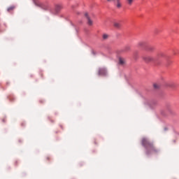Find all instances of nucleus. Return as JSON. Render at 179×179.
Masks as SVG:
<instances>
[{
    "label": "nucleus",
    "mask_w": 179,
    "mask_h": 179,
    "mask_svg": "<svg viewBox=\"0 0 179 179\" xmlns=\"http://www.w3.org/2000/svg\"><path fill=\"white\" fill-rule=\"evenodd\" d=\"M142 145L145 147V148L147 150L146 154L148 155H149L152 153L158 152V150L155 147L153 143L149 141L146 138L142 139Z\"/></svg>",
    "instance_id": "1"
},
{
    "label": "nucleus",
    "mask_w": 179,
    "mask_h": 179,
    "mask_svg": "<svg viewBox=\"0 0 179 179\" xmlns=\"http://www.w3.org/2000/svg\"><path fill=\"white\" fill-rule=\"evenodd\" d=\"M148 51H153L154 47L153 46H149L147 49Z\"/></svg>",
    "instance_id": "13"
},
{
    "label": "nucleus",
    "mask_w": 179,
    "mask_h": 179,
    "mask_svg": "<svg viewBox=\"0 0 179 179\" xmlns=\"http://www.w3.org/2000/svg\"><path fill=\"white\" fill-rule=\"evenodd\" d=\"M143 60L144 61V62L148 64L153 62L155 61V58L152 57V56H143Z\"/></svg>",
    "instance_id": "2"
},
{
    "label": "nucleus",
    "mask_w": 179,
    "mask_h": 179,
    "mask_svg": "<svg viewBox=\"0 0 179 179\" xmlns=\"http://www.w3.org/2000/svg\"><path fill=\"white\" fill-rule=\"evenodd\" d=\"M153 87H154V88H155V89H158V88L159 87V84H157V83H155V84L153 85Z\"/></svg>",
    "instance_id": "14"
},
{
    "label": "nucleus",
    "mask_w": 179,
    "mask_h": 179,
    "mask_svg": "<svg viewBox=\"0 0 179 179\" xmlns=\"http://www.w3.org/2000/svg\"><path fill=\"white\" fill-rule=\"evenodd\" d=\"M48 159H49V157H48Z\"/></svg>",
    "instance_id": "19"
},
{
    "label": "nucleus",
    "mask_w": 179,
    "mask_h": 179,
    "mask_svg": "<svg viewBox=\"0 0 179 179\" xmlns=\"http://www.w3.org/2000/svg\"><path fill=\"white\" fill-rule=\"evenodd\" d=\"M115 6L117 9H120L122 7L121 0H116Z\"/></svg>",
    "instance_id": "5"
},
{
    "label": "nucleus",
    "mask_w": 179,
    "mask_h": 179,
    "mask_svg": "<svg viewBox=\"0 0 179 179\" xmlns=\"http://www.w3.org/2000/svg\"><path fill=\"white\" fill-rule=\"evenodd\" d=\"M115 0H107V1L108 2V3H111V2H113V1H114Z\"/></svg>",
    "instance_id": "17"
},
{
    "label": "nucleus",
    "mask_w": 179,
    "mask_h": 179,
    "mask_svg": "<svg viewBox=\"0 0 179 179\" xmlns=\"http://www.w3.org/2000/svg\"><path fill=\"white\" fill-rule=\"evenodd\" d=\"M36 5L37 6H39V7L42 8H43V6H44V5L41 3H36Z\"/></svg>",
    "instance_id": "12"
},
{
    "label": "nucleus",
    "mask_w": 179,
    "mask_h": 179,
    "mask_svg": "<svg viewBox=\"0 0 179 179\" xmlns=\"http://www.w3.org/2000/svg\"><path fill=\"white\" fill-rule=\"evenodd\" d=\"M15 8V6H10L8 8H7V11L10 12L11 10H14Z\"/></svg>",
    "instance_id": "11"
},
{
    "label": "nucleus",
    "mask_w": 179,
    "mask_h": 179,
    "mask_svg": "<svg viewBox=\"0 0 179 179\" xmlns=\"http://www.w3.org/2000/svg\"><path fill=\"white\" fill-rule=\"evenodd\" d=\"M125 64V59L122 57H119V64L124 65Z\"/></svg>",
    "instance_id": "7"
},
{
    "label": "nucleus",
    "mask_w": 179,
    "mask_h": 179,
    "mask_svg": "<svg viewBox=\"0 0 179 179\" xmlns=\"http://www.w3.org/2000/svg\"><path fill=\"white\" fill-rule=\"evenodd\" d=\"M60 8H61V6H58L57 7H56V10H59Z\"/></svg>",
    "instance_id": "16"
},
{
    "label": "nucleus",
    "mask_w": 179,
    "mask_h": 179,
    "mask_svg": "<svg viewBox=\"0 0 179 179\" xmlns=\"http://www.w3.org/2000/svg\"><path fill=\"white\" fill-rule=\"evenodd\" d=\"M99 76H106L107 75L106 69H99Z\"/></svg>",
    "instance_id": "4"
},
{
    "label": "nucleus",
    "mask_w": 179,
    "mask_h": 179,
    "mask_svg": "<svg viewBox=\"0 0 179 179\" xmlns=\"http://www.w3.org/2000/svg\"><path fill=\"white\" fill-rule=\"evenodd\" d=\"M139 45H143V43H140Z\"/></svg>",
    "instance_id": "18"
},
{
    "label": "nucleus",
    "mask_w": 179,
    "mask_h": 179,
    "mask_svg": "<svg viewBox=\"0 0 179 179\" xmlns=\"http://www.w3.org/2000/svg\"><path fill=\"white\" fill-rule=\"evenodd\" d=\"M113 26H114V27H115V29H120V27H122V24L120 22H115L113 23Z\"/></svg>",
    "instance_id": "6"
},
{
    "label": "nucleus",
    "mask_w": 179,
    "mask_h": 179,
    "mask_svg": "<svg viewBox=\"0 0 179 179\" xmlns=\"http://www.w3.org/2000/svg\"><path fill=\"white\" fill-rule=\"evenodd\" d=\"M130 50V47L129 46H126L124 48V51H129Z\"/></svg>",
    "instance_id": "15"
},
{
    "label": "nucleus",
    "mask_w": 179,
    "mask_h": 179,
    "mask_svg": "<svg viewBox=\"0 0 179 179\" xmlns=\"http://www.w3.org/2000/svg\"><path fill=\"white\" fill-rule=\"evenodd\" d=\"M103 40H108L109 38V35L108 34H103L102 36Z\"/></svg>",
    "instance_id": "8"
},
{
    "label": "nucleus",
    "mask_w": 179,
    "mask_h": 179,
    "mask_svg": "<svg viewBox=\"0 0 179 179\" xmlns=\"http://www.w3.org/2000/svg\"><path fill=\"white\" fill-rule=\"evenodd\" d=\"M85 17H86L87 20V24L89 26H92L93 25V21L91 20L90 17L89 16V14L85 13Z\"/></svg>",
    "instance_id": "3"
},
{
    "label": "nucleus",
    "mask_w": 179,
    "mask_h": 179,
    "mask_svg": "<svg viewBox=\"0 0 179 179\" xmlns=\"http://www.w3.org/2000/svg\"><path fill=\"white\" fill-rule=\"evenodd\" d=\"M128 5L131 6L134 0H126Z\"/></svg>",
    "instance_id": "10"
},
{
    "label": "nucleus",
    "mask_w": 179,
    "mask_h": 179,
    "mask_svg": "<svg viewBox=\"0 0 179 179\" xmlns=\"http://www.w3.org/2000/svg\"><path fill=\"white\" fill-rule=\"evenodd\" d=\"M164 57V53H159L157 56V59H159L161 57Z\"/></svg>",
    "instance_id": "9"
}]
</instances>
